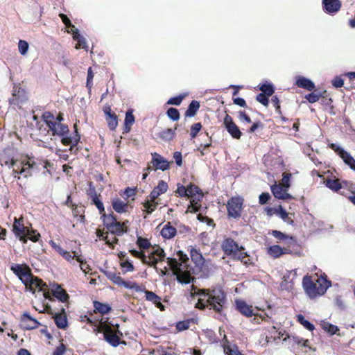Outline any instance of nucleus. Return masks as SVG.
<instances>
[{"instance_id": "nucleus-21", "label": "nucleus", "mask_w": 355, "mask_h": 355, "mask_svg": "<svg viewBox=\"0 0 355 355\" xmlns=\"http://www.w3.org/2000/svg\"><path fill=\"white\" fill-rule=\"evenodd\" d=\"M51 291L53 295L62 302H67L69 298V295L59 284H52Z\"/></svg>"}, {"instance_id": "nucleus-58", "label": "nucleus", "mask_w": 355, "mask_h": 355, "mask_svg": "<svg viewBox=\"0 0 355 355\" xmlns=\"http://www.w3.org/2000/svg\"><path fill=\"white\" fill-rule=\"evenodd\" d=\"M26 234L28 236L29 239L33 242L37 241L40 238V234L39 233H36L34 230H28L26 232Z\"/></svg>"}, {"instance_id": "nucleus-13", "label": "nucleus", "mask_w": 355, "mask_h": 355, "mask_svg": "<svg viewBox=\"0 0 355 355\" xmlns=\"http://www.w3.org/2000/svg\"><path fill=\"white\" fill-rule=\"evenodd\" d=\"M224 125L227 131L233 138L239 139L241 137V132L240 131L239 127L233 121L232 118L228 114H226L224 118Z\"/></svg>"}, {"instance_id": "nucleus-30", "label": "nucleus", "mask_w": 355, "mask_h": 355, "mask_svg": "<svg viewBox=\"0 0 355 355\" xmlns=\"http://www.w3.org/2000/svg\"><path fill=\"white\" fill-rule=\"evenodd\" d=\"M144 211L148 214H152L157 208L158 205V202L156 200H152L149 196L143 203Z\"/></svg>"}, {"instance_id": "nucleus-53", "label": "nucleus", "mask_w": 355, "mask_h": 355, "mask_svg": "<svg viewBox=\"0 0 355 355\" xmlns=\"http://www.w3.org/2000/svg\"><path fill=\"white\" fill-rule=\"evenodd\" d=\"M185 96L186 94H180L178 96L172 97L168 100L167 104L180 105Z\"/></svg>"}, {"instance_id": "nucleus-5", "label": "nucleus", "mask_w": 355, "mask_h": 355, "mask_svg": "<svg viewBox=\"0 0 355 355\" xmlns=\"http://www.w3.org/2000/svg\"><path fill=\"white\" fill-rule=\"evenodd\" d=\"M222 248L225 253L228 256H232L235 259L246 263L245 259L248 257L242 246H239L238 243L232 239L227 238L224 239L222 243Z\"/></svg>"}, {"instance_id": "nucleus-14", "label": "nucleus", "mask_w": 355, "mask_h": 355, "mask_svg": "<svg viewBox=\"0 0 355 355\" xmlns=\"http://www.w3.org/2000/svg\"><path fill=\"white\" fill-rule=\"evenodd\" d=\"M20 325L24 329L31 330L37 328L40 323L28 313H24L21 315Z\"/></svg>"}, {"instance_id": "nucleus-33", "label": "nucleus", "mask_w": 355, "mask_h": 355, "mask_svg": "<svg viewBox=\"0 0 355 355\" xmlns=\"http://www.w3.org/2000/svg\"><path fill=\"white\" fill-rule=\"evenodd\" d=\"M175 130L171 128H167L162 130L159 133V137L164 141H169L173 139L175 135Z\"/></svg>"}, {"instance_id": "nucleus-23", "label": "nucleus", "mask_w": 355, "mask_h": 355, "mask_svg": "<svg viewBox=\"0 0 355 355\" xmlns=\"http://www.w3.org/2000/svg\"><path fill=\"white\" fill-rule=\"evenodd\" d=\"M223 347L226 355H243L236 345L231 344L227 340L225 334L223 335Z\"/></svg>"}, {"instance_id": "nucleus-42", "label": "nucleus", "mask_w": 355, "mask_h": 355, "mask_svg": "<svg viewBox=\"0 0 355 355\" xmlns=\"http://www.w3.org/2000/svg\"><path fill=\"white\" fill-rule=\"evenodd\" d=\"M135 122V117L132 114V110H128L125 113V131L128 132L130 129V126L134 123Z\"/></svg>"}, {"instance_id": "nucleus-38", "label": "nucleus", "mask_w": 355, "mask_h": 355, "mask_svg": "<svg viewBox=\"0 0 355 355\" xmlns=\"http://www.w3.org/2000/svg\"><path fill=\"white\" fill-rule=\"evenodd\" d=\"M119 286H123L126 288L134 290L136 292L141 293L144 291V287L138 285L136 282H126L122 279V284Z\"/></svg>"}, {"instance_id": "nucleus-11", "label": "nucleus", "mask_w": 355, "mask_h": 355, "mask_svg": "<svg viewBox=\"0 0 355 355\" xmlns=\"http://www.w3.org/2000/svg\"><path fill=\"white\" fill-rule=\"evenodd\" d=\"M25 90L17 85L13 87L12 97L9 99L10 104L21 107L26 101Z\"/></svg>"}, {"instance_id": "nucleus-47", "label": "nucleus", "mask_w": 355, "mask_h": 355, "mask_svg": "<svg viewBox=\"0 0 355 355\" xmlns=\"http://www.w3.org/2000/svg\"><path fill=\"white\" fill-rule=\"evenodd\" d=\"M106 277L111 281H112L114 284L117 285H120L122 284V278L117 275L115 272L112 271H106L105 272Z\"/></svg>"}, {"instance_id": "nucleus-18", "label": "nucleus", "mask_w": 355, "mask_h": 355, "mask_svg": "<svg viewBox=\"0 0 355 355\" xmlns=\"http://www.w3.org/2000/svg\"><path fill=\"white\" fill-rule=\"evenodd\" d=\"M322 3L324 11L328 14H334L341 8L339 0H322Z\"/></svg>"}, {"instance_id": "nucleus-4", "label": "nucleus", "mask_w": 355, "mask_h": 355, "mask_svg": "<svg viewBox=\"0 0 355 355\" xmlns=\"http://www.w3.org/2000/svg\"><path fill=\"white\" fill-rule=\"evenodd\" d=\"M303 288L311 299L321 296L331 286V282L324 278H320L316 283L313 282L310 277L304 276L302 280Z\"/></svg>"}, {"instance_id": "nucleus-29", "label": "nucleus", "mask_w": 355, "mask_h": 355, "mask_svg": "<svg viewBox=\"0 0 355 355\" xmlns=\"http://www.w3.org/2000/svg\"><path fill=\"white\" fill-rule=\"evenodd\" d=\"M286 248H282L279 245H274L268 248V253L273 258H278L287 252Z\"/></svg>"}, {"instance_id": "nucleus-17", "label": "nucleus", "mask_w": 355, "mask_h": 355, "mask_svg": "<svg viewBox=\"0 0 355 355\" xmlns=\"http://www.w3.org/2000/svg\"><path fill=\"white\" fill-rule=\"evenodd\" d=\"M152 163L155 169L166 171L169 168V162L158 153H152Z\"/></svg>"}, {"instance_id": "nucleus-54", "label": "nucleus", "mask_w": 355, "mask_h": 355, "mask_svg": "<svg viewBox=\"0 0 355 355\" xmlns=\"http://www.w3.org/2000/svg\"><path fill=\"white\" fill-rule=\"evenodd\" d=\"M137 244L139 246L140 248L143 249H148L150 245L148 240L142 237H138Z\"/></svg>"}, {"instance_id": "nucleus-3", "label": "nucleus", "mask_w": 355, "mask_h": 355, "mask_svg": "<svg viewBox=\"0 0 355 355\" xmlns=\"http://www.w3.org/2000/svg\"><path fill=\"white\" fill-rule=\"evenodd\" d=\"M179 261L173 258H167V263L173 270L178 282L181 284H189L193 278L191 276V267L189 264V258L182 251L177 252Z\"/></svg>"}, {"instance_id": "nucleus-19", "label": "nucleus", "mask_w": 355, "mask_h": 355, "mask_svg": "<svg viewBox=\"0 0 355 355\" xmlns=\"http://www.w3.org/2000/svg\"><path fill=\"white\" fill-rule=\"evenodd\" d=\"M271 191L273 196L278 199L288 200L292 196L287 192L288 189L281 184H274L271 187Z\"/></svg>"}, {"instance_id": "nucleus-16", "label": "nucleus", "mask_w": 355, "mask_h": 355, "mask_svg": "<svg viewBox=\"0 0 355 355\" xmlns=\"http://www.w3.org/2000/svg\"><path fill=\"white\" fill-rule=\"evenodd\" d=\"M297 275L296 270H292L290 271H287L286 274L284 275L282 278V282L280 284V288L282 290L289 291L292 289L293 287V282L294 277Z\"/></svg>"}, {"instance_id": "nucleus-41", "label": "nucleus", "mask_w": 355, "mask_h": 355, "mask_svg": "<svg viewBox=\"0 0 355 355\" xmlns=\"http://www.w3.org/2000/svg\"><path fill=\"white\" fill-rule=\"evenodd\" d=\"M101 214V218H103V224L105 225V226H106L107 230L110 229L116 223H117L116 219L112 214L106 215L105 212H103V214Z\"/></svg>"}, {"instance_id": "nucleus-61", "label": "nucleus", "mask_w": 355, "mask_h": 355, "mask_svg": "<svg viewBox=\"0 0 355 355\" xmlns=\"http://www.w3.org/2000/svg\"><path fill=\"white\" fill-rule=\"evenodd\" d=\"M189 327V321H180L178 322L176 324V329L178 331H182L186 329H188Z\"/></svg>"}, {"instance_id": "nucleus-64", "label": "nucleus", "mask_w": 355, "mask_h": 355, "mask_svg": "<svg viewBox=\"0 0 355 355\" xmlns=\"http://www.w3.org/2000/svg\"><path fill=\"white\" fill-rule=\"evenodd\" d=\"M121 266L125 270V272H131L134 270L133 265L128 261L121 262Z\"/></svg>"}, {"instance_id": "nucleus-34", "label": "nucleus", "mask_w": 355, "mask_h": 355, "mask_svg": "<svg viewBox=\"0 0 355 355\" xmlns=\"http://www.w3.org/2000/svg\"><path fill=\"white\" fill-rule=\"evenodd\" d=\"M320 326L324 331L329 333L330 335H334L339 331L337 326L332 324L327 321H321Z\"/></svg>"}, {"instance_id": "nucleus-12", "label": "nucleus", "mask_w": 355, "mask_h": 355, "mask_svg": "<svg viewBox=\"0 0 355 355\" xmlns=\"http://www.w3.org/2000/svg\"><path fill=\"white\" fill-rule=\"evenodd\" d=\"M329 146L332 150L337 153L346 164H347L351 168H354L355 166V159L348 152L336 144H331Z\"/></svg>"}, {"instance_id": "nucleus-22", "label": "nucleus", "mask_w": 355, "mask_h": 355, "mask_svg": "<svg viewBox=\"0 0 355 355\" xmlns=\"http://www.w3.org/2000/svg\"><path fill=\"white\" fill-rule=\"evenodd\" d=\"M236 306L237 310L243 315L246 317H251L254 315L252 306L248 305L243 300H236Z\"/></svg>"}, {"instance_id": "nucleus-6", "label": "nucleus", "mask_w": 355, "mask_h": 355, "mask_svg": "<svg viewBox=\"0 0 355 355\" xmlns=\"http://www.w3.org/2000/svg\"><path fill=\"white\" fill-rule=\"evenodd\" d=\"M188 198H191L190 203L187 211L196 213L198 211L200 205L198 201L202 198V193L200 189L196 185L189 184L187 186Z\"/></svg>"}, {"instance_id": "nucleus-51", "label": "nucleus", "mask_w": 355, "mask_h": 355, "mask_svg": "<svg viewBox=\"0 0 355 355\" xmlns=\"http://www.w3.org/2000/svg\"><path fill=\"white\" fill-rule=\"evenodd\" d=\"M167 116L173 121H178L180 119V113L179 111L174 107H170L167 110Z\"/></svg>"}, {"instance_id": "nucleus-31", "label": "nucleus", "mask_w": 355, "mask_h": 355, "mask_svg": "<svg viewBox=\"0 0 355 355\" xmlns=\"http://www.w3.org/2000/svg\"><path fill=\"white\" fill-rule=\"evenodd\" d=\"M113 209L118 213H123L127 211L128 205L119 198H116L112 200Z\"/></svg>"}, {"instance_id": "nucleus-25", "label": "nucleus", "mask_w": 355, "mask_h": 355, "mask_svg": "<svg viewBox=\"0 0 355 355\" xmlns=\"http://www.w3.org/2000/svg\"><path fill=\"white\" fill-rule=\"evenodd\" d=\"M13 232L15 235L26 234L27 227L24 225L23 218H14Z\"/></svg>"}, {"instance_id": "nucleus-43", "label": "nucleus", "mask_w": 355, "mask_h": 355, "mask_svg": "<svg viewBox=\"0 0 355 355\" xmlns=\"http://www.w3.org/2000/svg\"><path fill=\"white\" fill-rule=\"evenodd\" d=\"M57 327L60 329H64L67 325V320L65 315L56 314L54 318Z\"/></svg>"}, {"instance_id": "nucleus-40", "label": "nucleus", "mask_w": 355, "mask_h": 355, "mask_svg": "<svg viewBox=\"0 0 355 355\" xmlns=\"http://www.w3.org/2000/svg\"><path fill=\"white\" fill-rule=\"evenodd\" d=\"M94 307L95 311L101 314L108 313L111 310V307L107 304H103L97 301L94 302Z\"/></svg>"}, {"instance_id": "nucleus-59", "label": "nucleus", "mask_w": 355, "mask_h": 355, "mask_svg": "<svg viewBox=\"0 0 355 355\" xmlns=\"http://www.w3.org/2000/svg\"><path fill=\"white\" fill-rule=\"evenodd\" d=\"M256 99L258 102H259L260 103H261L262 105H263L264 106L267 107L268 105V96L266 95V94H259L257 97H256Z\"/></svg>"}, {"instance_id": "nucleus-39", "label": "nucleus", "mask_w": 355, "mask_h": 355, "mask_svg": "<svg viewBox=\"0 0 355 355\" xmlns=\"http://www.w3.org/2000/svg\"><path fill=\"white\" fill-rule=\"evenodd\" d=\"M125 223H120L117 221L114 225H112L108 230L113 234L118 236L122 235L126 230L124 229Z\"/></svg>"}, {"instance_id": "nucleus-26", "label": "nucleus", "mask_w": 355, "mask_h": 355, "mask_svg": "<svg viewBox=\"0 0 355 355\" xmlns=\"http://www.w3.org/2000/svg\"><path fill=\"white\" fill-rule=\"evenodd\" d=\"M296 85L299 87L305 89L308 91H312L315 88L314 83L311 80L303 76L297 77Z\"/></svg>"}, {"instance_id": "nucleus-2", "label": "nucleus", "mask_w": 355, "mask_h": 355, "mask_svg": "<svg viewBox=\"0 0 355 355\" xmlns=\"http://www.w3.org/2000/svg\"><path fill=\"white\" fill-rule=\"evenodd\" d=\"M42 119L51 132L52 135L62 137L61 142L63 145L76 146L80 141V135L77 131L76 125H74L75 133L73 136H68L69 128L67 125L54 121V116L49 112H45L42 114Z\"/></svg>"}, {"instance_id": "nucleus-7", "label": "nucleus", "mask_w": 355, "mask_h": 355, "mask_svg": "<svg viewBox=\"0 0 355 355\" xmlns=\"http://www.w3.org/2000/svg\"><path fill=\"white\" fill-rule=\"evenodd\" d=\"M164 257V250L159 246H155L150 250L148 257L146 255L141 256V261L150 266L156 267L158 261L162 260Z\"/></svg>"}, {"instance_id": "nucleus-15", "label": "nucleus", "mask_w": 355, "mask_h": 355, "mask_svg": "<svg viewBox=\"0 0 355 355\" xmlns=\"http://www.w3.org/2000/svg\"><path fill=\"white\" fill-rule=\"evenodd\" d=\"M190 256L196 267H197L199 270H202L205 266V259L200 250L191 248L190 250Z\"/></svg>"}, {"instance_id": "nucleus-35", "label": "nucleus", "mask_w": 355, "mask_h": 355, "mask_svg": "<svg viewBox=\"0 0 355 355\" xmlns=\"http://www.w3.org/2000/svg\"><path fill=\"white\" fill-rule=\"evenodd\" d=\"M73 40L77 41V44L75 46L76 49H84L87 51L88 46L87 44L86 39L81 35L79 33L74 34Z\"/></svg>"}, {"instance_id": "nucleus-45", "label": "nucleus", "mask_w": 355, "mask_h": 355, "mask_svg": "<svg viewBox=\"0 0 355 355\" xmlns=\"http://www.w3.org/2000/svg\"><path fill=\"white\" fill-rule=\"evenodd\" d=\"M259 89L262 92L261 94L270 96L274 93V87L272 83H265L259 86Z\"/></svg>"}, {"instance_id": "nucleus-32", "label": "nucleus", "mask_w": 355, "mask_h": 355, "mask_svg": "<svg viewBox=\"0 0 355 355\" xmlns=\"http://www.w3.org/2000/svg\"><path fill=\"white\" fill-rule=\"evenodd\" d=\"M33 162H31V161L24 162L21 165V168L20 169L19 173L23 175L24 178H28L32 175V170L33 168Z\"/></svg>"}, {"instance_id": "nucleus-36", "label": "nucleus", "mask_w": 355, "mask_h": 355, "mask_svg": "<svg viewBox=\"0 0 355 355\" xmlns=\"http://www.w3.org/2000/svg\"><path fill=\"white\" fill-rule=\"evenodd\" d=\"M200 107V103L197 101H192L189 104L186 112L185 116L187 117H193L196 115L197 111Z\"/></svg>"}, {"instance_id": "nucleus-20", "label": "nucleus", "mask_w": 355, "mask_h": 355, "mask_svg": "<svg viewBox=\"0 0 355 355\" xmlns=\"http://www.w3.org/2000/svg\"><path fill=\"white\" fill-rule=\"evenodd\" d=\"M104 339L112 347H117L120 343V339L115 331L110 327L103 331Z\"/></svg>"}, {"instance_id": "nucleus-57", "label": "nucleus", "mask_w": 355, "mask_h": 355, "mask_svg": "<svg viewBox=\"0 0 355 355\" xmlns=\"http://www.w3.org/2000/svg\"><path fill=\"white\" fill-rule=\"evenodd\" d=\"M322 96L320 94L311 93L307 94L305 98L311 103L317 102Z\"/></svg>"}, {"instance_id": "nucleus-44", "label": "nucleus", "mask_w": 355, "mask_h": 355, "mask_svg": "<svg viewBox=\"0 0 355 355\" xmlns=\"http://www.w3.org/2000/svg\"><path fill=\"white\" fill-rule=\"evenodd\" d=\"M73 255L68 251L64 250V252L61 254V256L66 259L69 262H71L76 258V261L79 263H82V259L79 255L74 251L73 252Z\"/></svg>"}, {"instance_id": "nucleus-63", "label": "nucleus", "mask_w": 355, "mask_h": 355, "mask_svg": "<svg viewBox=\"0 0 355 355\" xmlns=\"http://www.w3.org/2000/svg\"><path fill=\"white\" fill-rule=\"evenodd\" d=\"M271 235L278 240H285L288 237L287 235L278 230H272Z\"/></svg>"}, {"instance_id": "nucleus-56", "label": "nucleus", "mask_w": 355, "mask_h": 355, "mask_svg": "<svg viewBox=\"0 0 355 355\" xmlns=\"http://www.w3.org/2000/svg\"><path fill=\"white\" fill-rule=\"evenodd\" d=\"M92 201L94 204L96 206L97 209L99 210L100 214H103V212H105V209L103 204L100 200V199L96 196H95L92 198Z\"/></svg>"}, {"instance_id": "nucleus-28", "label": "nucleus", "mask_w": 355, "mask_h": 355, "mask_svg": "<svg viewBox=\"0 0 355 355\" xmlns=\"http://www.w3.org/2000/svg\"><path fill=\"white\" fill-rule=\"evenodd\" d=\"M176 229L171 225L170 223L166 224L161 230V235L166 239L173 238L176 234Z\"/></svg>"}, {"instance_id": "nucleus-50", "label": "nucleus", "mask_w": 355, "mask_h": 355, "mask_svg": "<svg viewBox=\"0 0 355 355\" xmlns=\"http://www.w3.org/2000/svg\"><path fill=\"white\" fill-rule=\"evenodd\" d=\"M278 214L279 217L286 223L291 225L293 224V220L291 218V217L289 216V214L287 213L286 210L283 209L282 208H280L279 211H278Z\"/></svg>"}, {"instance_id": "nucleus-24", "label": "nucleus", "mask_w": 355, "mask_h": 355, "mask_svg": "<svg viewBox=\"0 0 355 355\" xmlns=\"http://www.w3.org/2000/svg\"><path fill=\"white\" fill-rule=\"evenodd\" d=\"M168 189L166 182L163 180L159 182L158 185L153 189L149 195L152 200H156L161 194L164 193Z\"/></svg>"}, {"instance_id": "nucleus-62", "label": "nucleus", "mask_w": 355, "mask_h": 355, "mask_svg": "<svg viewBox=\"0 0 355 355\" xmlns=\"http://www.w3.org/2000/svg\"><path fill=\"white\" fill-rule=\"evenodd\" d=\"M180 197H187L188 191L187 187H184L183 185L178 184V189L176 191Z\"/></svg>"}, {"instance_id": "nucleus-27", "label": "nucleus", "mask_w": 355, "mask_h": 355, "mask_svg": "<svg viewBox=\"0 0 355 355\" xmlns=\"http://www.w3.org/2000/svg\"><path fill=\"white\" fill-rule=\"evenodd\" d=\"M145 293L146 295V299L148 301H150L153 302L157 308L160 309V310H164V306L161 302V298L157 295H156L153 291H143Z\"/></svg>"}, {"instance_id": "nucleus-52", "label": "nucleus", "mask_w": 355, "mask_h": 355, "mask_svg": "<svg viewBox=\"0 0 355 355\" xmlns=\"http://www.w3.org/2000/svg\"><path fill=\"white\" fill-rule=\"evenodd\" d=\"M24 162H18L17 161L12 160L11 162V167L12 168V172L15 174V178H17L19 179V177L17 176L19 173L20 169L21 168V165L23 164Z\"/></svg>"}, {"instance_id": "nucleus-60", "label": "nucleus", "mask_w": 355, "mask_h": 355, "mask_svg": "<svg viewBox=\"0 0 355 355\" xmlns=\"http://www.w3.org/2000/svg\"><path fill=\"white\" fill-rule=\"evenodd\" d=\"M331 84L335 88H340L343 86L344 80L340 76H336L331 80Z\"/></svg>"}, {"instance_id": "nucleus-37", "label": "nucleus", "mask_w": 355, "mask_h": 355, "mask_svg": "<svg viewBox=\"0 0 355 355\" xmlns=\"http://www.w3.org/2000/svg\"><path fill=\"white\" fill-rule=\"evenodd\" d=\"M324 184L327 187L334 191H338L342 188L341 184L338 179H327L324 181Z\"/></svg>"}, {"instance_id": "nucleus-49", "label": "nucleus", "mask_w": 355, "mask_h": 355, "mask_svg": "<svg viewBox=\"0 0 355 355\" xmlns=\"http://www.w3.org/2000/svg\"><path fill=\"white\" fill-rule=\"evenodd\" d=\"M29 49L28 43L25 41L20 40L18 42V49L19 52L21 55H25L28 53Z\"/></svg>"}, {"instance_id": "nucleus-46", "label": "nucleus", "mask_w": 355, "mask_h": 355, "mask_svg": "<svg viewBox=\"0 0 355 355\" xmlns=\"http://www.w3.org/2000/svg\"><path fill=\"white\" fill-rule=\"evenodd\" d=\"M297 321L306 329L312 331L314 330L315 327L313 324H311L309 321L306 320L302 314H299L297 315Z\"/></svg>"}, {"instance_id": "nucleus-9", "label": "nucleus", "mask_w": 355, "mask_h": 355, "mask_svg": "<svg viewBox=\"0 0 355 355\" xmlns=\"http://www.w3.org/2000/svg\"><path fill=\"white\" fill-rule=\"evenodd\" d=\"M243 199L240 197H233L228 200L227 208L228 215L232 218H239L241 216L242 210Z\"/></svg>"}, {"instance_id": "nucleus-10", "label": "nucleus", "mask_w": 355, "mask_h": 355, "mask_svg": "<svg viewBox=\"0 0 355 355\" xmlns=\"http://www.w3.org/2000/svg\"><path fill=\"white\" fill-rule=\"evenodd\" d=\"M10 270L19 277L21 282L27 283L31 278V272L30 268L26 264H12Z\"/></svg>"}, {"instance_id": "nucleus-48", "label": "nucleus", "mask_w": 355, "mask_h": 355, "mask_svg": "<svg viewBox=\"0 0 355 355\" xmlns=\"http://www.w3.org/2000/svg\"><path fill=\"white\" fill-rule=\"evenodd\" d=\"M106 120L108 123V126L110 130H114L118 125L117 116L115 113L106 117Z\"/></svg>"}, {"instance_id": "nucleus-8", "label": "nucleus", "mask_w": 355, "mask_h": 355, "mask_svg": "<svg viewBox=\"0 0 355 355\" xmlns=\"http://www.w3.org/2000/svg\"><path fill=\"white\" fill-rule=\"evenodd\" d=\"M24 284L27 289L33 293H35L36 288L44 291V297L46 299L51 300L49 292L46 291L45 288V287H47L46 284L41 279L34 277L33 274L31 275V278H30L29 281L27 283H24Z\"/></svg>"}, {"instance_id": "nucleus-1", "label": "nucleus", "mask_w": 355, "mask_h": 355, "mask_svg": "<svg viewBox=\"0 0 355 355\" xmlns=\"http://www.w3.org/2000/svg\"><path fill=\"white\" fill-rule=\"evenodd\" d=\"M191 295L198 297L196 306L200 309L210 306L215 311L220 313L226 302L225 295L220 288L205 290L193 287Z\"/></svg>"}, {"instance_id": "nucleus-55", "label": "nucleus", "mask_w": 355, "mask_h": 355, "mask_svg": "<svg viewBox=\"0 0 355 355\" xmlns=\"http://www.w3.org/2000/svg\"><path fill=\"white\" fill-rule=\"evenodd\" d=\"M201 128H202V125L200 123H196L191 126L190 135L192 139L195 138L196 137V135H198L199 131L201 130Z\"/></svg>"}]
</instances>
